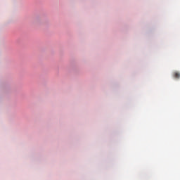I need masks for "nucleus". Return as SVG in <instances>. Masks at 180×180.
Here are the masks:
<instances>
[{
  "label": "nucleus",
  "mask_w": 180,
  "mask_h": 180,
  "mask_svg": "<svg viewBox=\"0 0 180 180\" xmlns=\"http://www.w3.org/2000/svg\"><path fill=\"white\" fill-rule=\"evenodd\" d=\"M173 77H174V78L179 79V78H180V73L178 72H174L173 73Z\"/></svg>",
  "instance_id": "1"
}]
</instances>
